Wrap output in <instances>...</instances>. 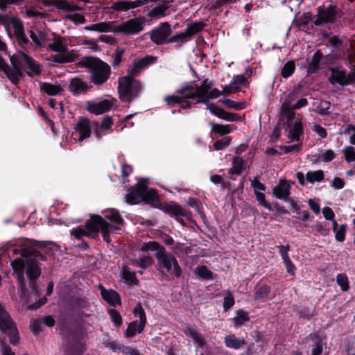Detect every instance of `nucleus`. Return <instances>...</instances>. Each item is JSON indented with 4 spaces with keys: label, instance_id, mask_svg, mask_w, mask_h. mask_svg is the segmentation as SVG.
<instances>
[{
    "label": "nucleus",
    "instance_id": "nucleus-50",
    "mask_svg": "<svg viewBox=\"0 0 355 355\" xmlns=\"http://www.w3.org/2000/svg\"><path fill=\"white\" fill-rule=\"evenodd\" d=\"M141 250L144 252L155 251V253H158L159 252H165L166 248L157 241H149L141 247Z\"/></svg>",
    "mask_w": 355,
    "mask_h": 355
},
{
    "label": "nucleus",
    "instance_id": "nucleus-21",
    "mask_svg": "<svg viewBox=\"0 0 355 355\" xmlns=\"http://www.w3.org/2000/svg\"><path fill=\"white\" fill-rule=\"evenodd\" d=\"M112 107V103L107 99H104L98 103L88 102L87 110L96 115L101 114L109 111Z\"/></svg>",
    "mask_w": 355,
    "mask_h": 355
},
{
    "label": "nucleus",
    "instance_id": "nucleus-38",
    "mask_svg": "<svg viewBox=\"0 0 355 355\" xmlns=\"http://www.w3.org/2000/svg\"><path fill=\"white\" fill-rule=\"evenodd\" d=\"M304 135V128L301 121H295L288 134V138L291 141H299Z\"/></svg>",
    "mask_w": 355,
    "mask_h": 355
},
{
    "label": "nucleus",
    "instance_id": "nucleus-57",
    "mask_svg": "<svg viewBox=\"0 0 355 355\" xmlns=\"http://www.w3.org/2000/svg\"><path fill=\"white\" fill-rule=\"evenodd\" d=\"M298 315L300 318L310 320L311 318L317 315V312L314 309H311L309 306H302L298 311Z\"/></svg>",
    "mask_w": 355,
    "mask_h": 355
},
{
    "label": "nucleus",
    "instance_id": "nucleus-39",
    "mask_svg": "<svg viewBox=\"0 0 355 355\" xmlns=\"http://www.w3.org/2000/svg\"><path fill=\"white\" fill-rule=\"evenodd\" d=\"M49 60L59 64L69 63L75 61L76 55L68 51L65 53H58V54L51 55Z\"/></svg>",
    "mask_w": 355,
    "mask_h": 355
},
{
    "label": "nucleus",
    "instance_id": "nucleus-2",
    "mask_svg": "<svg viewBox=\"0 0 355 355\" xmlns=\"http://www.w3.org/2000/svg\"><path fill=\"white\" fill-rule=\"evenodd\" d=\"M155 257L157 261V269L164 274L165 279L171 281L182 275V270L177 259L171 254L168 255L166 250L155 253Z\"/></svg>",
    "mask_w": 355,
    "mask_h": 355
},
{
    "label": "nucleus",
    "instance_id": "nucleus-12",
    "mask_svg": "<svg viewBox=\"0 0 355 355\" xmlns=\"http://www.w3.org/2000/svg\"><path fill=\"white\" fill-rule=\"evenodd\" d=\"M211 87V82L206 78L203 80L202 85L196 86V87L190 85H185L182 87V91L180 92L184 93L189 90L191 92L189 95V98L196 97L197 99H202L205 98Z\"/></svg>",
    "mask_w": 355,
    "mask_h": 355
},
{
    "label": "nucleus",
    "instance_id": "nucleus-20",
    "mask_svg": "<svg viewBox=\"0 0 355 355\" xmlns=\"http://www.w3.org/2000/svg\"><path fill=\"white\" fill-rule=\"evenodd\" d=\"M45 6H55L58 10L64 12H74L80 10L78 5L69 3L66 0H42Z\"/></svg>",
    "mask_w": 355,
    "mask_h": 355
},
{
    "label": "nucleus",
    "instance_id": "nucleus-14",
    "mask_svg": "<svg viewBox=\"0 0 355 355\" xmlns=\"http://www.w3.org/2000/svg\"><path fill=\"white\" fill-rule=\"evenodd\" d=\"M205 26L203 21H195L189 24L184 32L178 33L179 42L184 43L190 40L192 36L200 32Z\"/></svg>",
    "mask_w": 355,
    "mask_h": 355
},
{
    "label": "nucleus",
    "instance_id": "nucleus-5",
    "mask_svg": "<svg viewBox=\"0 0 355 355\" xmlns=\"http://www.w3.org/2000/svg\"><path fill=\"white\" fill-rule=\"evenodd\" d=\"M0 331L9 337V342L13 346H17L20 343V337L16 323L12 319L10 313L0 303Z\"/></svg>",
    "mask_w": 355,
    "mask_h": 355
},
{
    "label": "nucleus",
    "instance_id": "nucleus-1",
    "mask_svg": "<svg viewBox=\"0 0 355 355\" xmlns=\"http://www.w3.org/2000/svg\"><path fill=\"white\" fill-rule=\"evenodd\" d=\"M78 64L88 69L90 81L96 86L103 85L110 76V66L98 58L85 56Z\"/></svg>",
    "mask_w": 355,
    "mask_h": 355
},
{
    "label": "nucleus",
    "instance_id": "nucleus-17",
    "mask_svg": "<svg viewBox=\"0 0 355 355\" xmlns=\"http://www.w3.org/2000/svg\"><path fill=\"white\" fill-rule=\"evenodd\" d=\"M162 210L166 214L170 215L171 217L175 218L179 223L184 225V221L183 219L180 218L181 215H184L183 208L177 202L170 201L162 206Z\"/></svg>",
    "mask_w": 355,
    "mask_h": 355
},
{
    "label": "nucleus",
    "instance_id": "nucleus-9",
    "mask_svg": "<svg viewBox=\"0 0 355 355\" xmlns=\"http://www.w3.org/2000/svg\"><path fill=\"white\" fill-rule=\"evenodd\" d=\"M317 19L313 21L316 26L327 23H333L336 18V7L332 5L320 6L318 8Z\"/></svg>",
    "mask_w": 355,
    "mask_h": 355
},
{
    "label": "nucleus",
    "instance_id": "nucleus-32",
    "mask_svg": "<svg viewBox=\"0 0 355 355\" xmlns=\"http://www.w3.org/2000/svg\"><path fill=\"white\" fill-rule=\"evenodd\" d=\"M142 202L154 204L158 201V195L155 189H149L146 183H142Z\"/></svg>",
    "mask_w": 355,
    "mask_h": 355
},
{
    "label": "nucleus",
    "instance_id": "nucleus-34",
    "mask_svg": "<svg viewBox=\"0 0 355 355\" xmlns=\"http://www.w3.org/2000/svg\"><path fill=\"white\" fill-rule=\"evenodd\" d=\"M97 215H92L89 220L85 222V229L89 230V235L87 237L94 239L98 238L99 228L98 225V219H96Z\"/></svg>",
    "mask_w": 355,
    "mask_h": 355
},
{
    "label": "nucleus",
    "instance_id": "nucleus-19",
    "mask_svg": "<svg viewBox=\"0 0 355 355\" xmlns=\"http://www.w3.org/2000/svg\"><path fill=\"white\" fill-rule=\"evenodd\" d=\"M96 219H98V227L99 232H101L102 234L103 241L107 243H110L111 242L110 230H119V227L107 223L101 216L97 215Z\"/></svg>",
    "mask_w": 355,
    "mask_h": 355
},
{
    "label": "nucleus",
    "instance_id": "nucleus-49",
    "mask_svg": "<svg viewBox=\"0 0 355 355\" xmlns=\"http://www.w3.org/2000/svg\"><path fill=\"white\" fill-rule=\"evenodd\" d=\"M112 22H100L92 24L85 27V29L90 31H98L101 33H106L110 31Z\"/></svg>",
    "mask_w": 355,
    "mask_h": 355
},
{
    "label": "nucleus",
    "instance_id": "nucleus-40",
    "mask_svg": "<svg viewBox=\"0 0 355 355\" xmlns=\"http://www.w3.org/2000/svg\"><path fill=\"white\" fill-rule=\"evenodd\" d=\"M332 230L335 234V239L338 242H343L345 239L347 225H339L336 220H333Z\"/></svg>",
    "mask_w": 355,
    "mask_h": 355
},
{
    "label": "nucleus",
    "instance_id": "nucleus-18",
    "mask_svg": "<svg viewBox=\"0 0 355 355\" xmlns=\"http://www.w3.org/2000/svg\"><path fill=\"white\" fill-rule=\"evenodd\" d=\"M101 297L110 306L115 307L116 304L121 305L120 295L113 289H106L102 284L98 285Z\"/></svg>",
    "mask_w": 355,
    "mask_h": 355
},
{
    "label": "nucleus",
    "instance_id": "nucleus-43",
    "mask_svg": "<svg viewBox=\"0 0 355 355\" xmlns=\"http://www.w3.org/2000/svg\"><path fill=\"white\" fill-rule=\"evenodd\" d=\"M103 216V218L105 220L107 219L115 224L122 225L124 223V220L120 215L119 211L115 209H110L107 211H104Z\"/></svg>",
    "mask_w": 355,
    "mask_h": 355
},
{
    "label": "nucleus",
    "instance_id": "nucleus-56",
    "mask_svg": "<svg viewBox=\"0 0 355 355\" xmlns=\"http://www.w3.org/2000/svg\"><path fill=\"white\" fill-rule=\"evenodd\" d=\"M188 205L193 208L203 220L206 219V216L203 210V206L199 200L191 198L189 199Z\"/></svg>",
    "mask_w": 355,
    "mask_h": 355
},
{
    "label": "nucleus",
    "instance_id": "nucleus-8",
    "mask_svg": "<svg viewBox=\"0 0 355 355\" xmlns=\"http://www.w3.org/2000/svg\"><path fill=\"white\" fill-rule=\"evenodd\" d=\"M330 70L331 74L328 80L331 85L338 84L344 87L355 84V70L349 73H347L345 69H340L338 67H332Z\"/></svg>",
    "mask_w": 355,
    "mask_h": 355
},
{
    "label": "nucleus",
    "instance_id": "nucleus-13",
    "mask_svg": "<svg viewBox=\"0 0 355 355\" xmlns=\"http://www.w3.org/2000/svg\"><path fill=\"white\" fill-rule=\"evenodd\" d=\"M39 257L31 256L26 259V275L28 280H37L41 275L42 270Z\"/></svg>",
    "mask_w": 355,
    "mask_h": 355
},
{
    "label": "nucleus",
    "instance_id": "nucleus-58",
    "mask_svg": "<svg viewBox=\"0 0 355 355\" xmlns=\"http://www.w3.org/2000/svg\"><path fill=\"white\" fill-rule=\"evenodd\" d=\"M313 20L312 14L310 12L303 13L296 21V25L300 28H305Z\"/></svg>",
    "mask_w": 355,
    "mask_h": 355
},
{
    "label": "nucleus",
    "instance_id": "nucleus-62",
    "mask_svg": "<svg viewBox=\"0 0 355 355\" xmlns=\"http://www.w3.org/2000/svg\"><path fill=\"white\" fill-rule=\"evenodd\" d=\"M108 314L115 327H119L122 324L123 319L120 313L117 310L110 309L108 310Z\"/></svg>",
    "mask_w": 355,
    "mask_h": 355
},
{
    "label": "nucleus",
    "instance_id": "nucleus-41",
    "mask_svg": "<svg viewBox=\"0 0 355 355\" xmlns=\"http://www.w3.org/2000/svg\"><path fill=\"white\" fill-rule=\"evenodd\" d=\"M194 273L204 280H212L216 277V274L209 270L205 265L197 266L194 270Z\"/></svg>",
    "mask_w": 355,
    "mask_h": 355
},
{
    "label": "nucleus",
    "instance_id": "nucleus-37",
    "mask_svg": "<svg viewBox=\"0 0 355 355\" xmlns=\"http://www.w3.org/2000/svg\"><path fill=\"white\" fill-rule=\"evenodd\" d=\"M48 49L60 53H65L68 51L66 40L60 36L55 38L53 43L48 44Z\"/></svg>",
    "mask_w": 355,
    "mask_h": 355
},
{
    "label": "nucleus",
    "instance_id": "nucleus-48",
    "mask_svg": "<svg viewBox=\"0 0 355 355\" xmlns=\"http://www.w3.org/2000/svg\"><path fill=\"white\" fill-rule=\"evenodd\" d=\"M245 160L240 157H235L232 161V168L229 170L232 175H241L244 169Z\"/></svg>",
    "mask_w": 355,
    "mask_h": 355
},
{
    "label": "nucleus",
    "instance_id": "nucleus-44",
    "mask_svg": "<svg viewBox=\"0 0 355 355\" xmlns=\"http://www.w3.org/2000/svg\"><path fill=\"white\" fill-rule=\"evenodd\" d=\"M40 90L49 96H55L60 94L62 91V89L60 85H56L46 82H41Z\"/></svg>",
    "mask_w": 355,
    "mask_h": 355
},
{
    "label": "nucleus",
    "instance_id": "nucleus-10",
    "mask_svg": "<svg viewBox=\"0 0 355 355\" xmlns=\"http://www.w3.org/2000/svg\"><path fill=\"white\" fill-rule=\"evenodd\" d=\"M144 24L141 20L135 18L116 26L113 30L115 33H124L125 35H135L144 29Z\"/></svg>",
    "mask_w": 355,
    "mask_h": 355
},
{
    "label": "nucleus",
    "instance_id": "nucleus-11",
    "mask_svg": "<svg viewBox=\"0 0 355 355\" xmlns=\"http://www.w3.org/2000/svg\"><path fill=\"white\" fill-rule=\"evenodd\" d=\"M306 340L311 342V355H322L324 349L327 348V336L319 331L311 333Z\"/></svg>",
    "mask_w": 355,
    "mask_h": 355
},
{
    "label": "nucleus",
    "instance_id": "nucleus-45",
    "mask_svg": "<svg viewBox=\"0 0 355 355\" xmlns=\"http://www.w3.org/2000/svg\"><path fill=\"white\" fill-rule=\"evenodd\" d=\"M224 343L227 347L234 349H239L245 343L243 339L236 338L234 334L226 336Z\"/></svg>",
    "mask_w": 355,
    "mask_h": 355
},
{
    "label": "nucleus",
    "instance_id": "nucleus-26",
    "mask_svg": "<svg viewBox=\"0 0 355 355\" xmlns=\"http://www.w3.org/2000/svg\"><path fill=\"white\" fill-rule=\"evenodd\" d=\"M271 291L270 286L268 284H258L255 288L253 299L257 302H266L270 299Z\"/></svg>",
    "mask_w": 355,
    "mask_h": 355
},
{
    "label": "nucleus",
    "instance_id": "nucleus-23",
    "mask_svg": "<svg viewBox=\"0 0 355 355\" xmlns=\"http://www.w3.org/2000/svg\"><path fill=\"white\" fill-rule=\"evenodd\" d=\"M74 129L80 134L78 140L83 141L85 139L90 137L92 131L90 128V121L88 119L80 117L78 123L75 125Z\"/></svg>",
    "mask_w": 355,
    "mask_h": 355
},
{
    "label": "nucleus",
    "instance_id": "nucleus-25",
    "mask_svg": "<svg viewBox=\"0 0 355 355\" xmlns=\"http://www.w3.org/2000/svg\"><path fill=\"white\" fill-rule=\"evenodd\" d=\"M142 200V182H139L135 187L130 189L129 193L126 195V202L130 205H135Z\"/></svg>",
    "mask_w": 355,
    "mask_h": 355
},
{
    "label": "nucleus",
    "instance_id": "nucleus-52",
    "mask_svg": "<svg viewBox=\"0 0 355 355\" xmlns=\"http://www.w3.org/2000/svg\"><path fill=\"white\" fill-rule=\"evenodd\" d=\"M221 94H223L222 91H219L217 88H214L212 89H210L209 92L207 93L205 98L202 99H197L195 104L198 103H202L207 105V108L208 109V105H210L211 103H209V99H214L216 98L218 96H220Z\"/></svg>",
    "mask_w": 355,
    "mask_h": 355
},
{
    "label": "nucleus",
    "instance_id": "nucleus-27",
    "mask_svg": "<svg viewBox=\"0 0 355 355\" xmlns=\"http://www.w3.org/2000/svg\"><path fill=\"white\" fill-rule=\"evenodd\" d=\"M16 280L25 279L24 272L26 267V259L17 258L10 262Z\"/></svg>",
    "mask_w": 355,
    "mask_h": 355
},
{
    "label": "nucleus",
    "instance_id": "nucleus-36",
    "mask_svg": "<svg viewBox=\"0 0 355 355\" xmlns=\"http://www.w3.org/2000/svg\"><path fill=\"white\" fill-rule=\"evenodd\" d=\"M142 1L137 0L135 1H119L113 4V9L116 11H127L130 9L142 6Z\"/></svg>",
    "mask_w": 355,
    "mask_h": 355
},
{
    "label": "nucleus",
    "instance_id": "nucleus-28",
    "mask_svg": "<svg viewBox=\"0 0 355 355\" xmlns=\"http://www.w3.org/2000/svg\"><path fill=\"white\" fill-rule=\"evenodd\" d=\"M10 62L13 66V69H10V67L4 70V73L7 76L8 78L11 81V83L17 85L19 83L20 78L24 76V73L20 69L13 61L12 58H10Z\"/></svg>",
    "mask_w": 355,
    "mask_h": 355
},
{
    "label": "nucleus",
    "instance_id": "nucleus-3",
    "mask_svg": "<svg viewBox=\"0 0 355 355\" xmlns=\"http://www.w3.org/2000/svg\"><path fill=\"white\" fill-rule=\"evenodd\" d=\"M87 331L82 324L76 325L66 331L67 352L83 354L86 350Z\"/></svg>",
    "mask_w": 355,
    "mask_h": 355
},
{
    "label": "nucleus",
    "instance_id": "nucleus-54",
    "mask_svg": "<svg viewBox=\"0 0 355 355\" xmlns=\"http://www.w3.org/2000/svg\"><path fill=\"white\" fill-rule=\"evenodd\" d=\"M336 283L340 286L343 292H347L349 290V282L347 275L345 273H339L336 275Z\"/></svg>",
    "mask_w": 355,
    "mask_h": 355
},
{
    "label": "nucleus",
    "instance_id": "nucleus-60",
    "mask_svg": "<svg viewBox=\"0 0 355 355\" xmlns=\"http://www.w3.org/2000/svg\"><path fill=\"white\" fill-rule=\"evenodd\" d=\"M24 57L28 68L36 75H40L41 73L40 64L32 57L26 54H24Z\"/></svg>",
    "mask_w": 355,
    "mask_h": 355
},
{
    "label": "nucleus",
    "instance_id": "nucleus-63",
    "mask_svg": "<svg viewBox=\"0 0 355 355\" xmlns=\"http://www.w3.org/2000/svg\"><path fill=\"white\" fill-rule=\"evenodd\" d=\"M232 139V138L230 136L224 137L222 139H218L214 143V148L216 150H223L227 148L230 144Z\"/></svg>",
    "mask_w": 355,
    "mask_h": 355
},
{
    "label": "nucleus",
    "instance_id": "nucleus-24",
    "mask_svg": "<svg viewBox=\"0 0 355 355\" xmlns=\"http://www.w3.org/2000/svg\"><path fill=\"white\" fill-rule=\"evenodd\" d=\"M14 33L20 46L24 47L29 43V40L24 33V25L22 22L17 19L12 21Z\"/></svg>",
    "mask_w": 355,
    "mask_h": 355
},
{
    "label": "nucleus",
    "instance_id": "nucleus-53",
    "mask_svg": "<svg viewBox=\"0 0 355 355\" xmlns=\"http://www.w3.org/2000/svg\"><path fill=\"white\" fill-rule=\"evenodd\" d=\"M180 91H182V87L178 89L175 91V93L178 94H182V97L184 98L183 100L181 101V103H180L182 109H191L192 107V102L191 101V100H197V98L196 97L189 98V95L191 93L189 90L187 92H184V93L180 92Z\"/></svg>",
    "mask_w": 355,
    "mask_h": 355
},
{
    "label": "nucleus",
    "instance_id": "nucleus-29",
    "mask_svg": "<svg viewBox=\"0 0 355 355\" xmlns=\"http://www.w3.org/2000/svg\"><path fill=\"white\" fill-rule=\"evenodd\" d=\"M185 335L191 338L195 345L199 347H203L206 344V340L202 335L196 329L191 326H187L184 329Z\"/></svg>",
    "mask_w": 355,
    "mask_h": 355
},
{
    "label": "nucleus",
    "instance_id": "nucleus-16",
    "mask_svg": "<svg viewBox=\"0 0 355 355\" xmlns=\"http://www.w3.org/2000/svg\"><path fill=\"white\" fill-rule=\"evenodd\" d=\"M156 60V57L153 55H146L138 60H135L132 68L128 70V76L133 78L137 76L142 69H144L154 63Z\"/></svg>",
    "mask_w": 355,
    "mask_h": 355
},
{
    "label": "nucleus",
    "instance_id": "nucleus-7",
    "mask_svg": "<svg viewBox=\"0 0 355 355\" xmlns=\"http://www.w3.org/2000/svg\"><path fill=\"white\" fill-rule=\"evenodd\" d=\"M133 314L135 316L139 317V322L138 324V321L135 320L128 324L124 333L125 337L128 338L134 337L137 333L143 332L147 323L146 313L141 303L137 304L134 308Z\"/></svg>",
    "mask_w": 355,
    "mask_h": 355
},
{
    "label": "nucleus",
    "instance_id": "nucleus-64",
    "mask_svg": "<svg viewBox=\"0 0 355 355\" xmlns=\"http://www.w3.org/2000/svg\"><path fill=\"white\" fill-rule=\"evenodd\" d=\"M123 277L125 281L132 285H137L139 280L136 277L135 272L130 271L128 269H124L123 271Z\"/></svg>",
    "mask_w": 355,
    "mask_h": 355
},
{
    "label": "nucleus",
    "instance_id": "nucleus-46",
    "mask_svg": "<svg viewBox=\"0 0 355 355\" xmlns=\"http://www.w3.org/2000/svg\"><path fill=\"white\" fill-rule=\"evenodd\" d=\"M17 284L20 298L23 300L24 303H28L30 293L26 285V279H21L17 280Z\"/></svg>",
    "mask_w": 355,
    "mask_h": 355
},
{
    "label": "nucleus",
    "instance_id": "nucleus-4",
    "mask_svg": "<svg viewBox=\"0 0 355 355\" xmlns=\"http://www.w3.org/2000/svg\"><path fill=\"white\" fill-rule=\"evenodd\" d=\"M141 90V84L135 78L126 76L119 78L118 92L122 101L131 103Z\"/></svg>",
    "mask_w": 355,
    "mask_h": 355
},
{
    "label": "nucleus",
    "instance_id": "nucleus-51",
    "mask_svg": "<svg viewBox=\"0 0 355 355\" xmlns=\"http://www.w3.org/2000/svg\"><path fill=\"white\" fill-rule=\"evenodd\" d=\"M324 171L320 169L315 171H309L306 174V180L311 184L321 182L324 180Z\"/></svg>",
    "mask_w": 355,
    "mask_h": 355
},
{
    "label": "nucleus",
    "instance_id": "nucleus-22",
    "mask_svg": "<svg viewBox=\"0 0 355 355\" xmlns=\"http://www.w3.org/2000/svg\"><path fill=\"white\" fill-rule=\"evenodd\" d=\"M291 186L286 180H280L272 189L273 195L278 199L289 201Z\"/></svg>",
    "mask_w": 355,
    "mask_h": 355
},
{
    "label": "nucleus",
    "instance_id": "nucleus-55",
    "mask_svg": "<svg viewBox=\"0 0 355 355\" xmlns=\"http://www.w3.org/2000/svg\"><path fill=\"white\" fill-rule=\"evenodd\" d=\"M295 71V64L293 60L287 61L281 70V76L284 78H288L293 74Z\"/></svg>",
    "mask_w": 355,
    "mask_h": 355
},
{
    "label": "nucleus",
    "instance_id": "nucleus-15",
    "mask_svg": "<svg viewBox=\"0 0 355 355\" xmlns=\"http://www.w3.org/2000/svg\"><path fill=\"white\" fill-rule=\"evenodd\" d=\"M208 110L213 115L227 121L234 122L241 120V117L238 114L227 112L214 103L208 105Z\"/></svg>",
    "mask_w": 355,
    "mask_h": 355
},
{
    "label": "nucleus",
    "instance_id": "nucleus-30",
    "mask_svg": "<svg viewBox=\"0 0 355 355\" xmlns=\"http://www.w3.org/2000/svg\"><path fill=\"white\" fill-rule=\"evenodd\" d=\"M12 253L14 255L20 254L22 258H29L31 256L33 257H39L42 261H44L46 260V257L44 254H42L38 250L31 248V247H23L21 249L15 248L12 250Z\"/></svg>",
    "mask_w": 355,
    "mask_h": 355
},
{
    "label": "nucleus",
    "instance_id": "nucleus-31",
    "mask_svg": "<svg viewBox=\"0 0 355 355\" xmlns=\"http://www.w3.org/2000/svg\"><path fill=\"white\" fill-rule=\"evenodd\" d=\"M90 87L87 85V83L77 77L71 79L69 86L70 92L73 94L85 93Z\"/></svg>",
    "mask_w": 355,
    "mask_h": 355
},
{
    "label": "nucleus",
    "instance_id": "nucleus-42",
    "mask_svg": "<svg viewBox=\"0 0 355 355\" xmlns=\"http://www.w3.org/2000/svg\"><path fill=\"white\" fill-rule=\"evenodd\" d=\"M210 125L211 126V132L220 136L227 135L233 130L232 125L230 124L223 125L211 122Z\"/></svg>",
    "mask_w": 355,
    "mask_h": 355
},
{
    "label": "nucleus",
    "instance_id": "nucleus-33",
    "mask_svg": "<svg viewBox=\"0 0 355 355\" xmlns=\"http://www.w3.org/2000/svg\"><path fill=\"white\" fill-rule=\"evenodd\" d=\"M295 109H293V106L287 105V103H283L280 109L281 117L286 118V123H284V126L286 130L291 128V122L293 121L295 117Z\"/></svg>",
    "mask_w": 355,
    "mask_h": 355
},
{
    "label": "nucleus",
    "instance_id": "nucleus-35",
    "mask_svg": "<svg viewBox=\"0 0 355 355\" xmlns=\"http://www.w3.org/2000/svg\"><path fill=\"white\" fill-rule=\"evenodd\" d=\"M323 58L324 55L321 50L318 49L314 53L311 60L308 64L307 71L309 73H315L318 71L320 62Z\"/></svg>",
    "mask_w": 355,
    "mask_h": 355
},
{
    "label": "nucleus",
    "instance_id": "nucleus-6",
    "mask_svg": "<svg viewBox=\"0 0 355 355\" xmlns=\"http://www.w3.org/2000/svg\"><path fill=\"white\" fill-rule=\"evenodd\" d=\"M171 32V25L168 22H162L150 33V40L157 45L179 42L178 33L169 37Z\"/></svg>",
    "mask_w": 355,
    "mask_h": 355
},
{
    "label": "nucleus",
    "instance_id": "nucleus-47",
    "mask_svg": "<svg viewBox=\"0 0 355 355\" xmlns=\"http://www.w3.org/2000/svg\"><path fill=\"white\" fill-rule=\"evenodd\" d=\"M236 317L230 319V320L234 324L236 327H241L245 322H248L250 320L249 313L243 309H239L236 311Z\"/></svg>",
    "mask_w": 355,
    "mask_h": 355
},
{
    "label": "nucleus",
    "instance_id": "nucleus-59",
    "mask_svg": "<svg viewBox=\"0 0 355 355\" xmlns=\"http://www.w3.org/2000/svg\"><path fill=\"white\" fill-rule=\"evenodd\" d=\"M182 94L177 95H167L164 97V101L169 107H175L176 105H180L183 100Z\"/></svg>",
    "mask_w": 355,
    "mask_h": 355
},
{
    "label": "nucleus",
    "instance_id": "nucleus-61",
    "mask_svg": "<svg viewBox=\"0 0 355 355\" xmlns=\"http://www.w3.org/2000/svg\"><path fill=\"white\" fill-rule=\"evenodd\" d=\"M223 105L230 109H234L235 110H241L245 108V102H236L229 98H225L221 101Z\"/></svg>",
    "mask_w": 355,
    "mask_h": 355
}]
</instances>
